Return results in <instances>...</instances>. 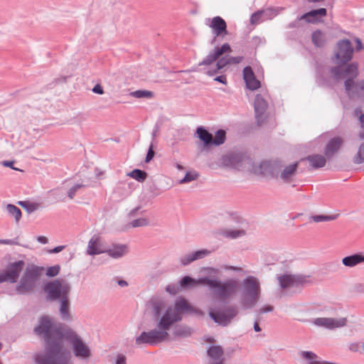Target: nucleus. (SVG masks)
<instances>
[{"label": "nucleus", "instance_id": "nucleus-1", "mask_svg": "<svg viewBox=\"0 0 364 364\" xmlns=\"http://www.w3.org/2000/svg\"><path fill=\"white\" fill-rule=\"evenodd\" d=\"M153 328L142 331L135 338L136 346H156L169 340L170 329L183 318V314L203 315L183 297H178L173 304L161 297L152 298L147 304Z\"/></svg>", "mask_w": 364, "mask_h": 364}, {"label": "nucleus", "instance_id": "nucleus-2", "mask_svg": "<svg viewBox=\"0 0 364 364\" xmlns=\"http://www.w3.org/2000/svg\"><path fill=\"white\" fill-rule=\"evenodd\" d=\"M34 331L42 336L49 346L46 353L34 355L33 360L36 364H73L70 362V351L63 346V332L55 326L49 317L42 316Z\"/></svg>", "mask_w": 364, "mask_h": 364}, {"label": "nucleus", "instance_id": "nucleus-3", "mask_svg": "<svg viewBox=\"0 0 364 364\" xmlns=\"http://www.w3.org/2000/svg\"><path fill=\"white\" fill-rule=\"evenodd\" d=\"M242 297L240 301L244 309L253 308L260 299L261 282L258 277L252 275L245 277L242 282Z\"/></svg>", "mask_w": 364, "mask_h": 364}, {"label": "nucleus", "instance_id": "nucleus-4", "mask_svg": "<svg viewBox=\"0 0 364 364\" xmlns=\"http://www.w3.org/2000/svg\"><path fill=\"white\" fill-rule=\"evenodd\" d=\"M43 267L36 264H28L24 269L22 276L16 285V290L20 294L33 292L40 285L43 272Z\"/></svg>", "mask_w": 364, "mask_h": 364}, {"label": "nucleus", "instance_id": "nucleus-5", "mask_svg": "<svg viewBox=\"0 0 364 364\" xmlns=\"http://www.w3.org/2000/svg\"><path fill=\"white\" fill-rule=\"evenodd\" d=\"M207 286L215 291L218 298L225 300L237 294L240 288V282L235 278H230L224 281L208 278Z\"/></svg>", "mask_w": 364, "mask_h": 364}, {"label": "nucleus", "instance_id": "nucleus-6", "mask_svg": "<svg viewBox=\"0 0 364 364\" xmlns=\"http://www.w3.org/2000/svg\"><path fill=\"white\" fill-rule=\"evenodd\" d=\"M231 52L230 46L228 43H223L220 47L216 46L210 51L205 58L199 63L201 66V71L209 76H213L223 68L218 66L219 57L223 53Z\"/></svg>", "mask_w": 364, "mask_h": 364}, {"label": "nucleus", "instance_id": "nucleus-7", "mask_svg": "<svg viewBox=\"0 0 364 364\" xmlns=\"http://www.w3.org/2000/svg\"><path fill=\"white\" fill-rule=\"evenodd\" d=\"M6 260L4 268L0 272V283L9 282L16 283L26 268L23 259H16L10 256L4 258Z\"/></svg>", "mask_w": 364, "mask_h": 364}, {"label": "nucleus", "instance_id": "nucleus-8", "mask_svg": "<svg viewBox=\"0 0 364 364\" xmlns=\"http://www.w3.org/2000/svg\"><path fill=\"white\" fill-rule=\"evenodd\" d=\"M63 334V338L71 346L72 351L74 356L82 360H88L92 357V351L90 346L85 343L76 333L68 329Z\"/></svg>", "mask_w": 364, "mask_h": 364}, {"label": "nucleus", "instance_id": "nucleus-9", "mask_svg": "<svg viewBox=\"0 0 364 364\" xmlns=\"http://www.w3.org/2000/svg\"><path fill=\"white\" fill-rule=\"evenodd\" d=\"M43 290L47 300L60 301L69 298L71 287L65 281L58 279L48 282Z\"/></svg>", "mask_w": 364, "mask_h": 364}, {"label": "nucleus", "instance_id": "nucleus-10", "mask_svg": "<svg viewBox=\"0 0 364 364\" xmlns=\"http://www.w3.org/2000/svg\"><path fill=\"white\" fill-rule=\"evenodd\" d=\"M209 316L215 323L221 326H227L231 320L237 314V310L235 308H230L225 311L216 310V304L213 301L209 308Z\"/></svg>", "mask_w": 364, "mask_h": 364}, {"label": "nucleus", "instance_id": "nucleus-11", "mask_svg": "<svg viewBox=\"0 0 364 364\" xmlns=\"http://www.w3.org/2000/svg\"><path fill=\"white\" fill-rule=\"evenodd\" d=\"M310 323L317 328L334 330L344 327L347 323V318L345 317H317L311 320Z\"/></svg>", "mask_w": 364, "mask_h": 364}, {"label": "nucleus", "instance_id": "nucleus-12", "mask_svg": "<svg viewBox=\"0 0 364 364\" xmlns=\"http://www.w3.org/2000/svg\"><path fill=\"white\" fill-rule=\"evenodd\" d=\"M353 48L348 39L341 40L336 44L335 58L337 63L343 64L352 58Z\"/></svg>", "mask_w": 364, "mask_h": 364}, {"label": "nucleus", "instance_id": "nucleus-13", "mask_svg": "<svg viewBox=\"0 0 364 364\" xmlns=\"http://www.w3.org/2000/svg\"><path fill=\"white\" fill-rule=\"evenodd\" d=\"M282 289L303 286L309 282V277L300 274H284L277 277Z\"/></svg>", "mask_w": 364, "mask_h": 364}, {"label": "nucleus", "instance_id": "nucleus-14", "mask_svg": "<svg viewBox=\"0 0 364 364\" xmlns=\"http://www.w3.org/2000/svg\"><path fill=\"white\" fill-rule=\"evenodd\" d=\"M228 161L230 164V166L237 170L239 171H245L251 173H255L256 168L252 161L242 155H233L231 156Z\"/></svg>", "mask_w": 364, "mask_h": 364}, {"label": "nucleus", "instance_id": "nucleus-15", "mask_svg": "<svg viewBox=\"0 0 364 364\" xmlns=\"http://www.w3.org/2000/svg\"><path fill=\"white\" fill-rule=\"evenodd\" d=\"M205 23L211 29L214 38L220 36L223 38L228 34L227 23L219 16L206 18Z\"/></svg>", "mask_w": 364, "mask_h": 364}, {"label": "nucleus", "instance_id": "nucleus-16", "mask_svg": "<svg viewBox=\"0 0 364 364\" xmlns=\"http://www.w3.org/2000/svg\"><path fill=\"white\" fill-rule=\"evenodd\" d=\"M345 90L350 97L363 100L364 80L354 81L353 79H347L345 81Z\"/></svg>", "mask_w": 364, "mask_h": 364}, {"label": "nucleus", "instance_id": "nucleus-17", "mask_svg": "<svg viewBox=\"0 0 364 364\" xmlns=\"http://www.w3.org/2000/svg\"><path fill=\"white\" fill-rule=\"evenodd\" d=\"M106 247L102 238L98 235H94L89 240L87 245L86 253L90 256L105 254Z\"/></svg>", "mask_w": 364, "mask_h": 364}, {"label": "nucleus", "instance_id": "nucleus-18", "mask_svg": "<svg viewBox=\"0 0 364 364\" xmlns=\"http://www.w3.org/2000/svg\"><path fill=\"white\" fill-rule=\"evenodd\" d=\"M129 251V248L127 244L114 242L106 247L105 254L113 259H119L125 257Z\"/></svg>", "mask_w": 364, "mask_h": 364}, {"label": "nucleus", "instance_id": "nucleus-19", "mask_svg": "<svg viewBox=\"0 0 364 364\" xmlns=\"http://www.w3.org/2000/svg\"><path fill=\"white\" fill-rule=\"evenodd\" d=\"M242 75L247 89L253 91L260 87V82L256 79L255 74L250 66H247L244 68Z\"/></svg>", "mask_w": 364, "mask_h": 364}, {"label": "nucleus", "instance_id": "nucleus-20", "mask_svg": "<svg viewBox=\"0 0 364 364\" xmlns=\"http://www.w3.org/2000/svg\"><path fill=\"white\" fill-rule=\"evenodd\" d=\"M343 139L340 136H335L331 139L326 145L324 154L326 157H332L341 148Z\"/></svg>", "mask_w": 364, "mask_h": 364}, {"label": "nucleus", "instance_id": "nucleus-21", "mask_svg": "<svg viewBox=\"0 0 364 364\" xmlns=\"http://www.w3.org/2000/svg\"><path fill=\"white\" fill-rule=\"evenodd\" d=\"M208 277H199L195 279L189 276H185L178 282V287L181 288H187L196 284L208 285Z\"/></svg>", "mask_w": 364, "mask_h": 364}, {"label": "nucleus", "instance_id": "nucleus-22", "mask_svg": "<svg viewBox=\"0 0 364 364\" xmlns=\"http://www.w3.org/2000/svg\"><path fill=\"white\" fill-rule=\"evenodd\" d=\"M362 263H364V252L350 255L342 259V264L345 267L350 268L354 267Z\"/></svg>", "mask_w": 364, "mask_h": 364}, {"label": "nucleus", "instance_id": "nucleus-23", "mask_svg": "<svg viewBox=\"0 0 364 364\" xmlns=\"http://www.w3.org/2000/svg\"><path fill=\"white\" fill-rule=\"evenodd\" d=\"M256 118L259 122V117L266 111L268 104L261 95H257L254 103Z\"/></svg>", "mask_w": 364, "mask_h": 364}, {"label": "nucleus", "instance_id": "nucleus-24", "mask_svg": "<svg viewBox=\"0 0 364 364\" xmlns=\"http://www.w3.org/2000/svg\"><path fill=\"white\" fill-rule=\"evenodd\" d=\"M326 15V9L321 8L316 10L311 11L301 16V19H306L308 22L318 21Z\"/></svg>", "mask_w": 364, "mask_h": 364}, {"label": "nucleus", "instance_id": "nucleus-25", "mask_svg": "<svg viewBox=\"0 0 364 364\" xmlns=\"http://www.w3.org/2000/svg\"><path fill=\"white\" fill-rule=\"evenodd\" d=\"M306 159L309 163L311 167L314 169L323 167L326 163L325 157L320 154L309 156Z\"/></svg>", "mask_w": 364, "mask_h": 364}, {"label": "nucleus", "instance_id": "nucleus-26", "mask_svg": "<svg viewBox=\"0 0 364 364\" xmlns=\"http://www.w3.org/2000/svg\"><path fill=\"white\" fill-rule=\"evenodd\" d=\"M196 134L205 146H209L212 144L213 136L204 127H198L196 130Z\"/></svg>", "mask_w": 364, "mask_h": 364}, {"label": "nucleus", "instance_id": "nucleus-27", "mask_svg": "<svg viewBox=\"0 0 364 364\" xmlns=\"http://www.w3.org/2000/svg\"><path fill=\"white\" fill-rule=\"evenodd\" d=\"M297 168V163L287 166L281 173L280 178L284 182H289L295 174Z\"/></svg>", "mask_w": 364, "mask_h": 364}, {"label": "nucleus", "instance_id": "nucleus-28", "mask_svg": "<svg viewBox=\"0 0 364 364\" xmlns=\"http://www.w3.org/2000/svg\"><path fill=\"white\" fill-rule=\"evenodd\" d=\"M242 60V56L232 57L230 55H225L218 60V66L219 68H224L228 65L232 63L237 64Z\"/></svg>", "mask_w": 364, "mask_h": 364}, {"label": "nucleus", "instance_id": "nucleus-29", "mask_svg": "<svg viewBox=\"0 0 364 364\" xmlns=\"http://www.w3.org/2000/svg\"><path fill=\"white\" fill-rule=\"evenodd\" d=\"M207 352L208 356L213 361L222 360L223 350L220 346H210Z\"/></svg>", "mask_w": 364, "mask_h": 364}, {"label": "nucleus", "instance_id": "nucleus-30", "mask_svg": "<svg viewBox=\"0 0 364 364\" xmlns=\"http://www.w3.org/2000/svg\"><path fill=\"white\" fill-rule=\"evenodd\" d=\"M6 210L10 217L14 218L16 223L20 221L21 218V211L17 206L13 204H7Z\"/></svg>", "mask_w": 364, "mask_h": 364}, {"label": "nucleus", "instance_id": "nucleus-31", "mask_svg": "<svg viewBox=\"0 0 364 364\" xmlns=\"http://www.w3.org/2000/svg\"><path fill=\"white\" fill-rule=\"evenodd\" d=\"M69 298L60 301L59 313L63 320L69 318Z\"/></svg>", "mask_w": 364, "mask_h": 364}, {"label": "nucleus", "instance_id": "nucleus-32", "mask_svg": "<svg viewBox=\"0 0 364 364\" xmlns=\"http://www.w3.org/2000/svg\"><path fill=\"white\" fill-rule=\"evenodd\" d=\"M193 330L188 326L181 325L177 326L173 331V335L176 337H188L191 335Z\"/></svg>", "mask_w": 364, "mask_h": 364}, {"label": "nucleus", "instance_id": "nucleus-33", "mask_svg": "<svg viewBox=\"0 0 364 364\" xmlns=\"http://www.w3.org/2000/svg\"><path fill=\"white\" fill-rule=\"evenodd\" d=\"M284 10L283 7L269 8L263 11V18L270 20L276 17L281 11Z\"/></svg>", "mask_w": 364, "mask_h": 364}, {"label": "nucleus", "instance_id": "nucleus-34", "mask_svg": "<svg viewBox=\"0 0 364 364\" xmlns=\"http://www.w3.org/2000/svg\"><path fill=\"white\" fill-rule=\"evenodd\" d=\"M312 41L316 46H323L326 42L325 35L321 31H316L311 36Z\"/></svg>", "mask_w": 364, "mask_h": 364}, {"label": "nucleus", "instance_id": "nucleus-35", "mask_svg": "<svg viewBox=\"0 0 364 364\" xmlns=\"http://www.w3.org/2000/svg\"><path fill=\"white\" fill-rule=\"evenodd\" d=\"M127 176L139 182H143L146 178V173L141 169H134L127 173Z\"/></svg>", "mask_w": 364, "mask_h": 364}, {"label": "nucleus", "instance_id": "nucleus-36", "mask_svg": "<svg viewBox=\"0 0 364 364\" xmlns=\"http://www.w3.org/2000/svg\"><path fill=\"white\" fill-rule=\"evenodd\" d=\"M354 164H360L364 163V141L360 144L357 153L353 158Z\"/></svg>", "mask_w": 364, "mask_h": 364}, {"label": "nucleus", "instance_id": "nucleus-37", "mask_svg": "<svg viewBox=\"0 0 364 364\" xmlns=\"http://www.w3.org/2000/svg\"><path fill=\"white\" fill-rule=\"evenodd\" d=\"M129 95L136 98H151L153 96V93L149 90H136L131 92Z\"/></svg>", "mask_w": 364, "mask_h": 364}, {"label": "nucleus", "instance_id": "nucleus-38", "mask_svg": "<svg viewBox=\"0 0 364 364\" xmlns=\"http://www.w3.org/2000/svg\"><path fill=\"white\" fill-rule=\"evenodd\" d=\"M198 173L195 171H187L185 176L179 181V183H186L195 181L198 177Z\"/></svg>", "mask_w": 364, "mask_h": 364}, {"label": "nucleus", "instance_id": "nucleus-39", "mask_svg": "<svg viewBox=\"0 0 364 364\" xmlns=\"http://www.w3.org/2000/svg\"><path fill=\"white\" fill-rule=\"evenodd\" d=\"M222 234L225 237L234 239L245 235V232L243 230H230L224 231Z\"/></svg>", "mask_w": 364, "mask_h": 364}, {"label": "nucleus", "instance_id": "nucleus-40", "mask_svg": "<svg viewBox=\"0 0 364 364\" xmlns=\"http://www.w3.org/2000/svg\"><path fill=\"white\" fill-rule=\"evenodd\" d=\"M225 131L220 129L215 134V137L213 139L212 144L214 146L221 145L225 142Z\"/></svg>", "mask_w": 364, "mask_h": 364}, {"label": "nucleus", "instance_id": "nucleus-41", "mask_svg": "<svg viewBox=\"0 0 364 364\" xmlns=\"http://www.w3.org/2000/svg\"><path fill=\"white\" fill-rule=\"evenodd\" d=\"M336 218V216H334V215H313V216L310 217V219L315 223L331 221V220H335Z\"/></svg>", "mask_w": 364, "mask_h": 364}, {"label": "nucleus", "instance_id": "nucleus-42", "mask_svg": "<svg viewBox=\"0 0 364 364\" xmlns=\"http://www.w3.org/2000/svg\"><path fill=\"white\" fill-rule=\"evenodd\" d=\"M196 261L193 252L183 255L179 258V262L183 266H186Z\"/></svg>", "mask_w": 364, "mask_h": 364}, {"label": "nucleus", "instance_id": "nucleus-43", "mask_svg": "<svg viewBox=\"0 0 364 364\" xmlns=\"http://www.w3.org/2000/svg\"><path fill=\"white\" fill-rule=\"evenodd\" d=\"M60 267L58 264L48 267L46 270V276L53 277L57 276L60 272Z\"/></svg>", "mask_w": 364, "mask_h": 364}, {"label": "nucleus", "instance_id": "nucleus-44", "mask_svg": "<svg viewBox=\"0 0 364 364\" xmlns=\"http://www.w3.org/2000/svg\"><path fill=\"white\" fill-rule=\"evenodd\" d=\"M149 224L147 219L144 218H139L132 220L130 223L132 228H138L146 226Z\"/></svg>", "mask_w": 364, "mask_h": 364}, {"label": "nucleus", "instance_id": "nucleus-45", "mask_svg": "<svg viewBox=\"0 0 364 364\" xmlns=\"http://www.w3.org/2000/svg\"><path fill=\"white\" fill-rule=\"evenodd\" d=\"M358 67L356 63H351L349 65H348V67L346 70V72L347 73L350 74V75L354 78V77H357V75L358 74Z\"/></svg>", "mask_w": 364, "mask_h": 364}, {"label": "nucleus", "instance_id": "nucleus-46", "mask_svg": "<svg viewBox=\"0 0 364 364\" xmlns=\"http://www.w3.org/2000/svg\"><path fill=\"white\" fill-rule=\"evenodd\" d=\"M210 252L208 250L203 249V250H199L195 252H193V254L194 255L195 259H200L206 256L209 255Z\"/></svg>", "mask_w": 364, "mask_h": 364}, {"label": "nucleus", "instance_id": "nucleus-47", "mask_svg": "<svg viewBox=\"0 0 364 364\" xmlns=\"http://www.w3.org/2000/svg\"><path fill=\"white\" fill-rule=\"evenodd\" d=\"M274 308L269 304H265L262 306L256 311V314L259 316L264 314L269 313L273 311Z\"/></svg>", "mask_w": 364, "mask_h": 364}, {"label": "nucleus", "instance_id": "nucleus-48", "mask_svg": "<svg viewBox=\"0 0 364 364\" xmlns=\"http://www.w3.org/2000/svg\"><path fill=\"white\" fill-rule=\"evenodd\" d=\"M262 16H263L262 11H258L252 14L250 17L251 23L255 24V23H259Z\"/></svg>", "mask_w": 364, "mask_h": 364}, {"label": "nucleus", "instance_id": "nucleus-49", "mask_svg": "<svg viewBox=\"0 0 364 364\" xmlns=\"http://www.w3.org/2000/svg\"><path fill=\"white\" fill-rule=\"evenodd\" d=\"M179 288L175 284H168L166 287L165 291L171 295H176L179 291Z\"/></svg>", "mask_w": 364, "mask_h": 364}, {"label": "nucleus", "instance_id": "nucleus-50", "mask_svg": "<svg viewBox=\"0 0 364 364\" xmlns=\"http://www.w3.org/2000/svg\"><path fill=\"white\" fill-rule=\"evenodd\" d=\"M82 186L81 184H79V183H77V184H75L73 186H72L68 192V197L72 199L74 196L75 195V193L77 192V191Z\"/></svg>", "mask_w": 364, "mask_h": 364}, {"label": "nucleus", "instance_id": "nucleus-51", "mask_svg": "<svg viewBox=\"0 0 364 364\" xmlns=\"http://www.w3.org/2000/svg\"><path fill=\"white\" fill-rule=\"evenodd\" d=\"M301 356L308 360V362L316 360L315 358H316V355L311 351H303L301 353Z\"/></svg>", "mask_w": 364, "mask_h": 364}, {"label": "nucleus", "instance_id": "nucleus-52", "mask_svg": "<svg viewBox=\"0 0 364 364\" xmlns=\"http://www.w3.org/2000/svg\"><path fill=\"white\" fill-rule=\"evenodd\" d=\"M154 156V151L153 150V144H151L149 147L146 156L145 161L146 163L149 162L151 160L153 159Z\"/></svg>", "mask_w": 364, "mask_h": 364}, {"label": "nucleus", "instance_id": "nucleus-53", "mask_svg": "<svg viewBox=\"0 0 364 364\" xmlns=\"http://www.w3.org/2000/svg\"><path fill=\"white\" fill-rule=\"evenodd\" d=\"M349 350L361 353V345L359 343H352L349 345Z\"/></svg>", "mask_w": 364, "mask_h": 364}, {"label": "nucleus", "instance_id": "nucleus-54", "mask_svg": "<svg viewBox=\"0 0 364 364\" xmlns=\"http://www.w3.org/2000/svg\"><path fill=\"white\" fill-rule=\"evenodd\" d=\"M127 358L124 355H118L115 358L114 364H126Z\"/></svg>", "mask_w": 364, "mask_h": 364}, {"label": "nucleus", "instance_id": "nucleus-55", "mask_svg": "<svg viewBox=\"0 0 364 364\" xmlns=\"http://www.w3.org/2000/svg\"><path fill=\"white\" fill-rule=\"evenodd\" d=\"M327 139V134H322L318 138H316L312 143L313 144H323Z\"/></svg>", "mask_w": 364, "mask_h": 364}, {"label": "nucleus", "instance_id": "nucleus-56", "mask_svg": "<svg viewBox=\"0 0 364 364\" xmlns=\"http://www.w3.org/2000/svg\"><path fill=\"white\" fill-rule=\"evenodd\" d=\"M92 91L98 95H102L104 93V90L100 84H97L94 86Z\"/></svg>", "mask_w": 364, "mask_h": 364}, {"label": "nucleus", "instance_id": "nucleus-57", "mask_svg": "<svg viewBox=\"0 0 364 364\" xmlns=\"http://www.w3.org/2000/svg\"><path fill=\"white\" fill-rule=\"evenodd\" d=\"M65 249L64 245H59L48 251L49 254L58 253Z\"/></svg>", "mask_w": 364, "mask_h": 364}, {"label": "nucleus", "instance_id": "nucleus-58", "mask_svg": "<svg viewBox=\"0 0 364 364\" xmlns=\"http://www.w3.org/2000/svg\"><path fill=\"white\" fill-rule=\"evenodd\" d=\"M214 80L222 83L223 85H227L228 83L225 75L217 76L214 78Z\"/></svg>", "mask_w": 364, "mask_h": 364}, {"label": "nucleus", "instance_id": "nucleus-59", "mask_svg": "<svg viewBox=\"0 0 364 364\" xmlns=\"http://www.w3.org/2000/svg\"><path fill=\"white\" fill-rule=\"evenodd\" d=\"M36 240L41 244H47L48 242V239L43 235H39L36 237Z\"/></svg>", "mask_w": 364, "mask_h": 364}, {"label": "nucleus", "instance_id": "nucleus-60", "mask_svg": "<svg viewBox=\"0 0 364 364\" xmlns=\"http://www.w3.org/2000/svg\"><path fill=\"white\" fill-rule=\"evenodd\" d=\"M355 42L356 43V50H361L363 48L361 41L358 38H355Z\"/></svg>", "mask_w": 364, "mask_h": 364}, {"label": "nucleus", "instance_id": "nucleus-61", "mask_svg": "<svg viewBox=\"0 0 364 364\" xmlns=\"http://www.w3.org/2000/svg\"><path fill=\"white\" fill-rule=\"evenodd\" d=\"M307 364H334V363L324 361V360H311V361L308 362Z\"/></svg>", "mask_w": 364, "mask_h": 364}, {"label": "nucleus", "instance_id": "nucleus-62", "mask_svg": "<svg viewBox=\"0 0 364 364\" xmlns=\"http://www.w3.org/2000/svg\"><path fill=\"white\" fill-rule=\"evenodd\" d=\"M225 270H232L234 272H240L242 269L240 267H233V266H225L224 267Z\"/></svg>", "mask_w": 364, "mask_h": 364}, {"label": "nucleus", "instance_id": "nucleus-63", "mask_svg": "<svg viewBox=\"0 0 364 364\" xmlns=\"http://www.w3.org/2000/svg\"><path fill=\"white\" fill-rule=\"evenodd\" d=\"M14 162L12 161H3L2 165L6 167H10L12 169H16L13 167Z\"/></svg>", "mask_w": 364, "mask_h": 364}, {"label": "nucleus", "instance_id": "nucleus-64", "mask_svg": "<svg viewBox=\"0 0 364 364\" xmlns=\"http://www.w3.org/2000/svg\"><path fill=\"white\" fill-rule=\"evenodd\" d=\"M359 122L360 123L361 127L364 129V113L360 116Z\"/></svg>", "mask_w": 364, "mask_h": 364}]
</instances>
